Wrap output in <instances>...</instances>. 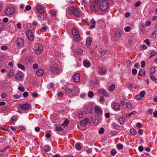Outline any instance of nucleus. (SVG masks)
Masks as SVG:
<instances>
[{
	"label": "nucleus",
	"instance_id": "1",
	"mask_svg": "<svg viewBox=\"0 0 157 157\" xmlns=\"http://www.w3.org/2000/svg\"><path fill=\"white\" fill-rule=\"evenodd\" d=\"M109 7V4L107 0H102L101 1L99 5V8L102 12H105L107 11Z\"/></svg>",
	"mask_w": 157,
	"mask_h": 157
},
{
	"label": "nucleus",
	"instance_id": "2",
	"mask_svg": "<svg viewBox=\"0 0 157 157\" xmlns=\"http://www.w3.org/2000/svg\"><path fill=\"white\" fill-rule=\"evenodd\" d=\"M80 10L76 7H71L68 9V13L70 14H74L76 16H80Z\"/></svg>",
	"mask_w": 157,
	"mask_h": 157
},
{
	"label": "nucleus",
	"instance_id": "3",
	"mask_svg": "<svg viewBox=\"0 0 157 157\" xmlns=\"http://www.w3.org/2000/svg\"><path fill=\"white\" fill-rule=\"evenodd\" d=\"M99 0H95L94 2L91 3L90 8L91 10L93 12H96L98 10V3Z\"/></svg>",
	"mask_w": 157,
	"mask_h": 157
},
{
	"label": "nucleus",
	"instance_id": "4",
	"mask_svg": "<svg viewBox=\"0 0 157 157\" xmlns=\"http://www.w3.org/2000/svg\"><path fill=\"white\" fill-rule=\"evenodd\" d=\"M83 111L86 113H90L93 111V108L91 105H87L84 107Z\"/></svg>",
	"mask_w": 157,
	"mask_h": 157
},
{
	"label": "nucleus",
	"instance_id": "5",
	"mask_svg": "<svg viewBox=\"0 0 157 157\" xmlns=\"http://www.w3.org/2000/svg\"><path fill=\"white\" fill-rule=\"evenodd\" d=\"M15 78L17 80L21 81L23 79V75L21 72L18 71L15 74Z\"/></svg>",
	"mask_w": 157,
	"mask_h": 157
},
{
	"label": "nucleus",
	"instance_id": "6",
	"mask_svg": "<svg viewBox=\"0 0 157 157\" xmlns=\"http://www.w3.org/2000/svg\"><path fill=\"white\" fill-rule=\"evenodd\" d=\"M29 107V105L28 103L21 104L18 106V109L23 110H28Z\"/></svg>",
	"mask_w": 157,
	"mask_h": 157
},
{
	"label": "nucleus",
	"instance_id": "7",
	"mask_svg": "<svg viewBox=\"0 0 157 157\" xmlns=\"http://www.w3.org/2000/svg\"><path fill=\"white\" fill-rule=\"evenodd\" d=\"M48 70L53 73H58L59 71V69L54 65L50 66L48 68Z\"/></svg>",
	"mask_w": 157,
	"mask_h": 157
},
{
	"label": "nucleus",
	"instance_id": "8",
	"mask_svg": "<svg viewBox=\"0 0 157 157\" xmlns=\"http://www.w3.org/2000/svg\"><path fill=\"white\" fill-rule=\"evenodd\" d=\"M16 43L19 47H22L24 44V41L22 38L19 37L16 40Z\"/></svg>",
	"mask_w": 157,
	"mask_h": 157
},
{
	"label": "nucleus",
	"instance_id": "9",
	"mask_svg": "<svg viewBox=\"0 0 157 157\" xmlns=\"http://www.w3.org/2000/svg\"><path fill=\"white\" fill-rule=\"evenodd\" d=\"M43 48L42 45L40 44H38L37 48L34 50L35 53L37 55L40 54L42 52Z\"/></svg>",
	"mask_w": 157,
	"mask_h": 157
},
{
	"label": "nucleus",
	"instance_id": "10",
	"mask_svg": "<svg viewBox=\"0 0 157 157\" xmlns=\"http://www.w3.org/2000/svg\"><path fill=\"white\" fill-rule=\"evenodd\" d=\"M15 10L13 7H10L8 8L6 10V13L8 15L13 14Z\"/></svg>",
	"mask_w": 157,
	"mask_h": 157
},
{
	"label": "nucleus",
	"instance_id": "11",
	"mask_svg": "<svg viewBox=\"0 0 157 157\" xmlns=\"http://www.w3.org/2000/svg\"><path fill=\"white\" fill-rule=\"evenodd\" d=\"M26 33L28 38L30 40H33L34 39V36L31 30H27Z\"/></svg>",
	"mask_w": 157,
	"mask_h": 157
},
{
	"label": "nucleus",
	"instance_id": "12",
	"mask_svg": "<svg viewBox=\"0 0 157 157\" xmlns=\"http://www.w3.org/2000/svg\"><path fill=\"white\" fill-rule=\"evenodd\" d=\"M89 120L88 118H85L84 119L80 121V123L81 125L84 127L86 126L87 124L89 123Z\"/></svg>",
	"mask_w": 157,
	"mask_h": 157
},
{
	"label": "nucleus",
	"instance_id": "13",
	"mask_svg": "<svg viewBox=\"0 0 157 157\" xmlns=\"http://www.w3.org/2000/svg\"><path fill=\"white\" fill-rule=\"evenodd\" d=\"M101 91H102V94L106 97L109 96V94L107 91L104 89H100L98 90V93L101 94Z\"/></svg>",
	"mask_w": 157,
	"mask_h": 157
},
{
	"label": "nucleus",
	"instance_id": "14",
	"mask_svg": "<svg viewBox=\"0 0 157 157\" xmlns=\"http://www.w3.org/2000/svg\"><path fill=\"white\" fill-rule=\"evenodd\" d=\"M80 75L78 73H77L75 74L73 76L74 81L76 82H79L80 80Z\"/></svg>",
	"mask_w": 157,
	"mask_h": 157
},
{
	"label": "nucleus",
	"instance_id": "15",
	"mask_svg": "<svg viewBox=\"0 0 157 157\" xmlns=\"http://www.w3.org/2000/svg\"><path fill=\"white\" fill-rule=\"evenodd\" d=\"M36 7L37 11L40 13L43 14L44 13V10L41 6L37 5Z\"/></svg>",
	"mask_w": 157,
	"mask_h": 157
},
{
	"label": "nucleus",
	"instance_id": "16",
	"mask_svg": "<svg viewBox=\"0 0 157 157\" xmlns=\"http://www.w3.org/2000/svg\"><path fill=\"white\" fill-rule=\"evenodd\" d=\"M112 106L113 109L115 110H119L121 107L120 104L117 103L113 104Z\"/></svg>",
	"mask_w": 157,
	"mask_h": 157
},
{
	"label": "nucleus",
	"instance_id": "17",
	"mask_svg": "<svg viewBox=\"0 0 157 157\" xmlns=\"http://www.w3.org/2000/svg\"><path fill=\"white\" fill-rule=\"evenodd\" d=\"M95 112L98 114H101L102 113V110L99 106H97L95 108Z\"/></svg>",
	"mask_w": 157,
	"mask_h": 157
},
{
	"label": "nucleus",
	"instance_id": "18",
	"mask_svg": "<svg viewBox=\"0 0 157 157\" xmlns=\"http://www.w3.org/2000/svg\"><path fill=\"white\" fill-rule=\"evenodd\" d=\"M44 73V71L42 69H38L36 72V73L38 76L42 75Z\"/></svg>",
	"mask_w": 157,
	"mask_h": 157
},
{
	"label": "nucleus",
	"instance_id": "19",
	"mask_svg": "<svg viewBox=\"0 0 157 157\" xmlns=\"http://www.w3.org/2000/svg\"><path fill=\"white\" fill-rule=\"evenodd\" d=\"M72 34L74 36L78 34V30L76 28H74L72 29Z\"/></svg>",
	"mask_w": 157,
	"mask_h": 157
},
{
	"label": "nucleus",
	"instance_id": "20",
	"mask_svg": "<svg viewBox=\"0 0 157 157\" xmlns=\"http://www.w3.org/2000/svg\"><path fill=\"white\" fill-rule=\"evenodd\" d=\"M90 23L92 25L90 26V29H93L94 28L96 24V22L93 19H92L90 21Z\"/></svg>",
	"mask_w": 157,
	"mask_h": 157
},
{
	"label": "nucleus",
	"instance_id": "21",
	"mask_svg": "<svg viewBox=\"0 0 157 157\" xmlns=\"http://www.w3.org/2000/svg\"><path fill=\"white\" fill-rule=\"evenodd\" d=\"M74 39L75 41H79L80 40V38L79 35L78 34L74 35Z\"/></svg>",
	"mask_w": 157,
	"mask_h": 157
},
{
	"label": "nucleus",
	"instance_id": "22",
	"mask_svg": "<svg viewBox=\"0 0 157 157\" xmlns=\"http://www.w3.org/2000/svg\"><path fill=\"white\" fill-rule=\"evenodd\" d=\"M98 72L101 75H104L106 74V71L105 70L101 68H100L99 69Z\"/></svg>",
	"mask_w": 157,
	"mask_h": 157
},
{
	"label": "nucleus",
	"instance_id": "23",
	"mask_svg": "<svg viewBox=\"0 0 157 157\" xmlns=\"http://www.w3.org/2000/svg\"><path fill=\"white\" fill-rule=\"evenodd\" d=\"M130 131L131 135L132 136L135 135L137 133L136 131L133 128L131 129Z\"/></svg>",
	"mask_w": 157,
	"mask_h": 157
},
{
	"label": "nucleus",
	"instance_id": "24",
	"mask_svg": "<svg viewBox=\"0 0 157 157\" xmlns=\"http://www.w3.org/2000/svg\"><path fill=\"white\" fill-rule=\"evenodd\" d=\"M65 90L66 92L67 93V94L68 95L71 94L72 92V90L71 89L67 87L65 88Z\"/></svg>",
	"mask_w": 157,
	"mask_h": 157
},
{
	"label": "nucleus",
	"instance_id": "25",
	"mask_svg": "<svg viewBox=\"0 0 157 157\" xmlns=\"http://www.w3.org/2000/svg\"><path fill=\"white\" fill-rule=\"evenodd\" d=\"M14 74V72L13 71L12 69H11L10 72H9V73L7 75V76L9 78L11 77Z\"/></svg>",
	"mask_w": 157,
	"mask_h": 157
},
{
	"label": "nucleus",
	"instance_id": "26",
	"mask_svg": "<svg viewBox=\"0 0 157 157\" xmlns=\"http://www.w3.org/2000/svg\"><path fill=\"white\" fill-rule=\"evenodd\" d=\"M83 63L84 66L86 67H89L90 66V62L87 60L84 61Z\"/></svg>",
	"mask_w": 157,
	"mask_h": 157
},
{
	"label": "nucleus",
	"instance_id": "27",
	"mask_svg": "<svg viewBox=\"0 0 157 157\" xmlns=\"http://www.w3.org/2000/svg\"><path fill=\"white\" fill-rule=\"evenodd\" d=\"M125 119L123 117H121L118 120V121L121 124H124Z\"/></svg>",
	"mask_w": 157,
	"mask_h": 157
},
{
	"label": "nucleus",
	"instance_id": "28",
	"mask_svg": "<svg viewBox=\"0 0 157 157\" xmlns=\"http://www.w3.org/2000/svg\"><path fill=\"white\" fill-rule=\"evenodd\" d=\"M83 51L81 49H78L76 50V53L77 55H80L83 53Z\"/></svg>",
	"mask_w": 157,
	"mask_h": 157
},
{
	"label": "nucleus",
	"instance_id": "29",
	"mask_svg": "<svg viewBox=\"0 0 157 157\" xmlns=\"http://www.w3.org/2000/svg\"><path fill=\"white\" fill-rule=\"evenodd\" d=\"M43 149L44 151L45 152H48L50 151V148L49 147L48 145H46L44 146L43 147Z\"/></svg>",
	"mask_w": 157,
	"mask_h": 157
},
{
	"label": "nucleus",
	"instance_id": "30",
	"mask_svg": "<svg viewBox=\"0 0 157 157\" xmlns=\"http://www.w3.org/2000/svg\"><path fill=\"white\" fill-rule=\"evenodd\" d=\"M145 73V71L144 69H141L139 71L138 75L142 76Z\"/></svg>",
	"mask_w": 157,
	"mask_h": 157
},
{
	"label": "nucleus",
	"instance_id": "31",
	"mask_svg": "<svg viewBox=\"0 0 157 157\" xmlns=\"http://www.w3.org/2000/svg\"><path fill=\"white\" fill-rule=\"evenodd\" d=\"M91 39L90 37L87 38L86 40V44L88 45L91 44Z\"/></svg>",
	"mask_w": 157,
	"mask_h": 157
},
{
	"label": "nucleus",
	"instance_id": "32",
	"mask_svg": "<svg viewBox=\"0 0 157 157\" xmlns=\"http://www.w3.org/2000/svg\"><path fill=\"white\" fill-rule=\"evenodd\" d=\"M17 66L19 68L22 70H25V67L21 63H18L17 64Z\"/></svg>",
	"mask_w": 157,
	"mask_h": 157
},
{
	"label": "nucleus",
	"instance_id": "33",
	"mask_svg": "<svg viewBox=\"0 0 157 157\" xmlns=\"http://www.w3.org/2000/svg\"><path fill=\"white\" fill-rule=\"evenodd\" d=\"M88 96L90 98L92 97L94 95V92L92 91H90L88 93Z\"/></svg>",
	"mask_w": 157,
	"mask_h": 157
},
{
	"label": "nucleus",
	"instance_id": "34",
	"mask_svg": "<svg viewBox=\"0 0 157 157\" xmlns=\"http://www.w3.org/2000/svg\"><path fill=\"white\" fill-rule=\"evenodd\" d=\"M56 130L57 131H62V128L61 126H57L56 128Z\"/></svg>",
	"mask_w": 157,
	"mask_h": 157
},
{
	"label": "nucleus",
	"instance_id": "35",
	"mask_svg": "<svg viewBox=\"0 0 157 157\" xmlns=\"http://www.w3.org/2000/svg\"><path fill=\"white\" fill-rule=\"evenodd\" d=\"M75 147L76 149H81V144L79 143H77L75 145Z\"/></svg>",
	"mask_w": 157,
	"mask_h": 157
},
{
	"label": "nucleus",
	"instance_id": "36",
	"mask_svg": "<svg viewBox=\"0 0 157 157\" xmlns=\"http://www.w3.org/2000/svg\"><path fill=\"white\" fill-rule=\"evenodd\" d=\"M117 147L118 149L121 150L123 148V145L122 144H119L117 145Z\"/></svg>",
	"mask_w": 157,
	"mask_h": 157
},
{
	"label": "nucleus",
	"instance_id": "37",
	"mask_svg": "<svg viewBox=\"0 0 157 157\" xmlns=\"http://www.w3.org/2000/svg\"><path fill=\"white\" fill-rule=\"evenodd\" d=\"M115 86L114 84H112L109 88V90L110 91H113L115 88Z\"/></svg>",
	"mask_w": 157,
	"mask_h": 157
},
{
	"label": "nucleus",
	"instance_id": "38",
	"mask_svg": "<svg viewBox=\"0 0 157 157\" xmlns=\"http://www.w3.org/2000/svg\"><path fill=\"white\" fill-rule=\"evenodd\" d=\"M48 29V27L45 26L42 27L41 29V30L43 32H45Z\"/></svg>",
	"mask_w": 157,
	"mask_h": 157
},
{
	"label": "nucleus",
	"instance_id": "39",
	"mask_svg": "<svg viewBox=\"0 0 157 157\" xmlns=\"http://www.w3.org/2000/svg\"><path fill=\"white\" fill-rule=\"evenodd\" d=\"M105 132V129L103 128H101L99 129V130L98 132L100 134H103Z\"/></svg>",
	"mask_w": 157,
	"mask_h": 157
},
{
	"label": "nucleus",
	"instance_id": "40",
	"mask_svg": "<svg viewBox=\"0 0 157 157\" xmlns=\"http://www.w3.org/2000/svg\"><path fill=\"white\" fill-rule=\"evenodd\" d=\"M116 154V152L115 149H112L111 151V154L113 156L115 155Z\"/></svg>",
	"mask_w": 157,
	"mask_h": 157
},
{
	"label": "nucleus",
	"instance_id": "41",
	"mask_svg": "<svg viewBox=\"0 0 157 157\" xmlns=\"http://www.w3.org/2000/svg\"><path fill=\"white\" fill-rule=\"evenodd\" d=\"M69 123L68 121L67 120H66L62 124V125L64 127L67 125Z\"/></svg>",
	"mask_w": 157,
	"mask_h": 157
},
{
	"label": "nucleus",
	"instance_id": "42",
	"mask_svg": "<svg viewBox=\"0 0 157 157\" xmlns=\"http://www.w3.org/2000/svg\"><path fill=\"white\" fill-rule=\"evenodd\" d=\"M78 116L79 118H82L83 117V113L81 111H79L78 113Z\"/></svg>",
	"mask_w": 157,
	"mask_h": 157
},
{
	"label": "nucleus",
	"instance_id": "43",
	"mask_svg": "<svg viewBox=\"0 0 157 157\" xmlns=\"http://www.w3.org/2000/svg\"><path fill=\"white\" fill-rule=\"evenodd\" d=\"M155 72V69L154 67H151L150 69V73L151 74H153Z\"/></svg>",
	"mask_w": 157,
	"mask_h": 157
},
{
	"label": "nucleus",
	"instance_id": "44",
	"mask_svg": "<svg viewBox=\"0 0 157 157\" xmlns=\"http://www.w3.org/2000/svg\"><path fill=\"white\" fill-rule=\"evenodd\" d=\"M135 112V111H133L129 113H127L126 114V116L127 117H129L131 115H133Z\"/></svg>",
	"mask_w": 157,
	"mask_h": 157
},
{
	"label": "nucleus",
	"instance_id": "45",
	"mask_svg": "<svg viewBox=\"0 0 157 157\" xmlns=\"http://www.w3.org/2000/svg\"><path fill=\"white\" fill-rule=\"evenodd\" d=\"M131 29V27L129 26H127L125 27L124 29V30L126 32H128Z\"/></svg>",
	"mask_w": 157,
	"mask_h": 157
},
{
	"label": "nucleus",
	"instance_id": "46",
	"mask_svg": "<svg viewBox=\"0 0 157 157\" xmlns=\"http://www.w3.org/2000/svg\"><path fill=\"white\" fill-rule=\"evenodd\" d=\"M112 125L113 126V128L114 129H116L118 128L119 127V126L117 125V124L115 123L113 124Z\"/></svg>",
	"mask_w": 157,
	"mask_h": 157
},
{
	"label": "nucleus",
	"instance_id": "47",
	"mask_svg": "<svg viewBox=\"0 0 157 157\" xmlns=\"http://www.w3.org/2000/svg\"><path fill=\"white\" fill-rule=\"evenodd\" d=\"M122 31L121 30H119L116 32V33L117 34V36H121L122 34Z\"/></svg>",
	"mask_w": 157,
	"mask_h": 157
},
{
	"label": "nucleus",
	"instance_id": "48",
	"mask_svg": "<svg viewBox=\"0 0 157 157\" xmlns=\"http://www.w3.org/2000/svg\"><path fill=\"white\" fill-rule=\"evenodd\" d=\"M144 94H145L144 91H142L139 94V95L140 96V97L141 98H143L144 96Z\"/></svg>",
	"mask_w": 157,
	"mask_h": 157
},
{
	"label": "nucleus",
	"instance_id": "49",
	"mask_svg": "<svg viewBox=\"0 0 157 157\" xmlns=\"http://www.w3.org/2000/svg\"><path fill=\"white\" fill-rule=\"evenodd\" d=\"M18 89L21 92H23L25 91V88L23 87L19 86L18 87Z\"/></svg>",
	"mask_w": 157,
	"mask_h": 157
},
{
	"label": "nucleus",
	"instance_id": "50",
	"mask_svg": "<svg viewBox=\"0 0 157 157\" xmlns=\"http://www.w3.org/2000/svg\"><path fill=\"white\" fill-rule=\"evenodd\" d=\"M151 78L152 80L154 81L155 82H157V79L155 78V77H154L152 75H151Z\"/></svg>",
	"mask_w": 157,
	"mask_h": 157
},
{
	"label": "nucleus",
	"instance_id": "51",
	"mask_svg": "<svg viewBox=\"0 0 157 157\" xmlns=\"http://www.w3.org/2000/svg\"><path fill=\"white\" fill-rule=\"evenodd\" d=\"M145 43L147 44L148 45H150V42L149 39H146L145 41Z\"/></svg>",
	"mask_w": 157,
	"mask_h": 157
},
{
	"label": "nucleus",
	"instance_id": "52",
	"mask_svg": "<svg viewBox=\"0 0 157 157\" xmlns=\"http://www.w3.org/2000/svg\"><path fill=\"white\" fill-rule=\"evenodd\" d=\"M33 69H36L38 67V65L36 63H34L33 65Z\"/></svg>",
	"mask_w": 157,
	"mask_h": 157
},
{
	"label": "nucleus",
	"instance_id": "53",
	"mask_svg": "<svg viewBox=\"0 0 157 157\" xmlns=\"http://www.w3.org/2000/svg\"><path fill=\"white\" fill-rule=\"evenodd\" d=\"M137 70L136 69H133L132 70V73L133 75H136L137 73Z\"/></svg>",
	"mask_w": 157,
	"mask_h": 157
},
{
	"label": "nucleus",
	"instance_id": "54",
	"mask_svg": "<svg viewBox=\"0 0 157 157\" xmlns=\"http://www.w3.org/2000/svg\"><path fill=\"white\" fill-rule=\"evenodd\" d=\"M126 86L128 88H132L133 87V85L130 83H127Z\"/></svg>",
	"mask_w": 157,
	"mask_h": 157
},
{
	"label": "nucleus",
	"instance_id": "55",
	"mask_svg": "<svg viewBox=\"0 0 157 157\" xmlns=\"http://www.w3.org/2000/svg\"><path fill=\"white\" fill-rule=\"evenodd\" d=\"M51 13L53 16H55L56 14V11L54 10H51Z\"/></svg>",
	"mask_w": 157,
	"mask_h": 157
},
{
	"label": "nucleus",
	"instance_id": "56",
	"mask_svg": "<svg viewBox=\"0 0 157 157\" xmlns=\"http://www.w3.org/2000/svg\"><path fill=\"white\" fill-rule=\"evenodd\" d=\"M157 54V53L156 52H152L151 53L150 55V57H153L155 55H156Z\"/></svg>",
	"mask_w": 157,
	"mask_h": 157
},
{
	"label": "nucleus",
	"instance_id": "57",
	"mask_svg": "<svg viewBox=\"0 0 157 157\" xmlns=\"http://www.w3.org/2000/svg\"><path fill=\"white\" fill-rule=\"evenodd\" d=\"M141 5V3L140 2L138 1L136 2L135 4V6L136 7H138Z\"/></svg>",
	"mask_w": 157,
	"mask_h": 157
},
{
	"label": "nucleus",
	"instance_id": "58",
	"mask_svg": "<svg viewBox=\"0 0 157 157\" xmlns=\"http://www.w3.org/2000/svg\"><path fill=\"white\" fill-rule=\"evenodd\" d=\"M31 8V6L29 5H27L25 7V9L26 10L28 11L30 10Z\"/></svg>",
	"mask_w": 157,
	"mask_h": 157
},
{
	"label": "nucleus",
	"instance_id": "59",
	"mask_svg": "<svg viewBox=\"0 0 157 157\" xmlns=\"http://www.w3.org/2000/svg\"><path fill=\"white\" fill-rule=\"evenodd\" d=\"M13 97L15 99H17L20 98V96L17 94H16L13 95Z\"/></svg>",
	"mask_w": 157,
	"mask_h": 157
},
{
	"label": "nucleus",
	"instance_id": "60",
	"mask_svg": "<svg viewBox=\"0 0 157 157\" xmlns=\"http://www.w3.org/2000/svg\"><path fill=\"white\" fill-rule=\"evenodd\" d=\"M126 106L129 108H130L131 107L132 105L131 103L127 102L126 103Z\"/></svg>",
	"mask_w": 157,
	"mask_h": 157
},
{
	"label": "nucleus",
	"instance_id": "61",
	"mask_svg": "<svg viewBox=\"0 0 157 157\" xmlns=\"http://www.w3.org/2000/svg\"><path fill=\"white\" fill-rule=\"evenodd\" d=\"M138 149L140 151L142 152L143 151L144 148L143 146H140L139 147Z\"/></svg>",
	"mask_w": 157,
	"mask_h": 157
},
{
	"label": "nucleus",
	"instance_id": "62",
	"mask_svg": "<svg viewBox=\"0 0 157 157\" xmlns=\"http://www.w3.org/2000/svg\"><path fill=\"white\" fill-rule=\"evenodd\" d=\"M1 48L2 50H5L7 49V47L6 46H2Z\"/></svg>",
	"mask_w": 157,
	"mask_h": 157
},
{
	"label": "nucleus",
	"instance_id": "63",
	"mask_svg": "<svg viewBox=\"0 0 157 157\" xmlns=\"http://www.w3.org/2000/svg\"><path fill=\"white\" fill-rule=\"evenodd\" d=\"M2 97V98H6L7 96L6 94L5 93H2L1 95Z\"/></svg>",
	"mask_w": 157,
	"mask_h": 157
},
{
	"label": "nucleus",
	"instance_id": "64",
	"mask_svg": "<svg viewBox=\"0 0 157 157\" xmlns=\"http://www.w3.org/2000/svg\"><path fill=\"white\" fill-rule=\"evenodd\" d=\"M136 126L139 128H141L142 127V124L140 122H138L136 124Z\"/></svg>",
	"mask_w": 157,
	"mask_h": 157
}]
</instances>
